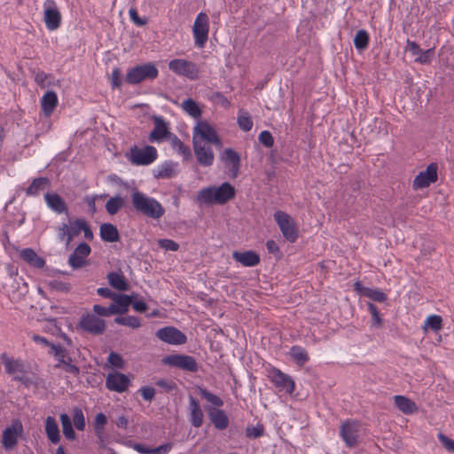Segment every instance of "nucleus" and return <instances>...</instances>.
I'll list each match as a JSON object with an SVG mask.
<instances>
[{
    "label": "nucleus",
    "mask_w": 454,
    "mask_h": 454,
    "mask_svg": "<svg viewBox=\"0 0 454 454\" xmlns=\"http://www.w3.org/2000/svg\"><path fill=\"white\" fill-rule=\"evenodd\" d=\"M114 322L118 325L129 326L133 329H137L141 326L140 318L135 316L117 317Z\"/></svg>",
    "instance_id": "nucleus-43"
},
{
    "label": "nucleus",
    "mask_w": 454,
    "mask_h": 454,
    "mask_svg": "<svg viewBox=\"0 0 454 454\" xmlns=\"http://www.w3.org/2000/svg\"><path fill=\"white\" fill-rule=\"evenodd\" d=\"M213 145L200 143V165L211 166L215 160Z\"/></svg>",
    "instance_id": "nucleus-38"
},
{
    "label": "nucleus",
    "mask_w": 454,
    "mask_h": 454,
    "mask_svg": "<svg viewBox=\"0 0 454 454\" xmlns=\"http://www.w3.org/2000/svg\"><path fill=\"white\" fill-rule=\"evenodd\" d=\"M270 378L279 391H285L286 394H292L294 391L295 384L293 379L279 369H271L270 371Z\"/></svg>",
    "instance_id": "nucleus-14"
},
{
    "label": "nucleus",
    "mask_w": 454,
    "mask_h": 454,
    "mask_svg": "<svg viewBox=\"0 0 454 454\" xmlns=\"http://www.w3.org/2000/svg\"><path fill=\"white\" fill-rule=\"evenodd\" d=\"M100 237L106 242H116L120 239V234L116 228L112 223H103L100 226Z\"/></svg>",
    "instance_id": "nucleus-33"
},
{
    "label": "nucleus",
    "mask_w": 454,
    "mask_h": 454,
    "mask_svg": "<svg viewBox=\"0 0 454 454\" xmlns=\"http://www.w3.org/2000/svg\"><path fill=\"white\" fill-rule=\"evenodd\" d=\"M107 279L110 286L118 291H127L129 288V285L121 272H109Z\"/></svg>",
    "instance_id": "nucleus-32"
},
{
    "label": "nucleus",
    "mask_w": 454,
    "mask_h": 454,
    "mask_svg": "<svg viewBox=\"0 0 454 454\" xmlns=\"http://www.w3.org/2000/svg\"><path fill=\"white\" fill-rule=\"evenodd\" d=\"M74 425L79 431H83L85 428V419L82 409L75 407L73 414Z\"/></svg>",
    "instance_id": "nucleus-49"
},
{
    "label": "nucleus",
    "mask_w": 454,
    "mask_h": 454,
    "mask_svg": "<svg viewBox=\"0 0 454 454\" xmlns=\"http://www.w3.org/2000/svg\"><path fill=\"white\" fill-rule=\"evenodd\" d=\"M125 205V200L122 197L117 195L112 197L106 204V212L111 215H116L121 208H122Z\"/></svg>",
    "instance_id": "nucleus-39"
},
{
    "label": "nucleus",
    "mask_w": 454,
    "mask_h": 454,
    "mask_svg": "<svg viewBox=\"0 0 454 454\" xmlns=\"http://www.w3.org/2000/svg\"><path fill=\"white\" fill-rule=\"evenodd\" d=\"M289 355L292 359L299 366H303L309 361V356L306 349L298 345H294L291 347L289 350Z\"/></svg>",
    "instance_id": "nucleus-34"
},
{
    "label": "nucleus",
    "mask_w": 454,
    "mask_h": 454,
    "mask_svg": "<svg viewBox=\"0 0 454 454\" xmlns=\"http://www.w3.org/2000/svg\"><path fill=\"white\" fill-rule=\"evenodd\" d=\"M259 142L267 148H270L274 145V138L268 130L262 131L258 136Z\"/></svg>",
    "instance_id": "nucleus-52"
},
{
    "label": "nucleus",
    "mask_w": 454,
    "mask_h": 454,
    "mask_svg": "<svg viewBox=\"0 0 454 454\" xmlns=\"http://www.w3.org/2000/svg\"><path fill=\"white\" fill-rule=\"evenodd\" d=\"M58 238L60 241H66V245L68 246L71 241H68L69 227L67 223H62L58 227Z\"/></svg>",
    "instance_id": "nucleus-58"
},
{
    "label": "nucleus",
    "mask_w": 454,
    "mask_h": 454,
    "mask_svg": "<svg viewBox=\"0 0 454 454\" xmlns=\"http://www.w3.org/2000/svg\"><path fill=\"white\" fill-rule=\"evenodd\" d=\"M24 428L20 419H13L11 426L7 427L2 436V444L5 450L13 449L18 443V438L23 434Z\"/></svg>",
    "instance_id": "nucleus-8"
},
{
    "label": "nucleus",
    "mask_w": 454,
    "mask_h": 454,
    "mask_svg": "<svg viewBox=\"0 0 454 454\" xmlns=\"http://www.w3.org/2000/svg\"><path fill=\"white\" fill-rule=\"evenodd\" d=\"M239 129L245 132H248L253 128V120L247 112L239 111L237 118Z\"/></svg>",
    "instance_id": "nucleus-41"
},
{
    "label": "nucleus",
    "mask_w": 454,
    "mask_h": 454,
    "mask_svg": "<svg viewBox=\"0 0 454 454\" xmlns=\"http://www.w3.org/2000/svg\"><path fill=\"white\" fill-rule=\"evenodd\" d=\"M138 295L136 294H133L131 295L123 294H116L114 295V299L113 301H114V307L116 311H114V314H125L129 310V306L131 305L132 299L137 297Z\"/></svg>",
    "instance_id": "nucleus-25"
},
{
    "label": "nucleus",
    "mask_w": 454,
    "mask_h": 454,
    "mask_svg": "<svg viewBox=\"0 0 454 454\" xmlns=\"http://www.w3.org/2000/svg\"><path fill=\"white\" fill-rule=\"evenodd\" d=\"M364 296L372 301L378 302H384L387 300V296L379 288H368L364 291Z\"/></svg>",
    "instance_id": "nucleus-47"
},
{
    "label": "nucleus",
    "mask_w": 454,
    "mask_h": 454,
    "mask_svg": "<svg viewBox=\"0 0 454 454\" xmlns=\"http://www.w3.org/2000/svg\"><path fill=\"white\" fill-rule=\"evenodd\" d=\"M131 203L138 214L149 218L160 219L165 214L164 207L157 200L137 189L131 193Z\"/></svg>",
    "instance_id": "nucleus-1"
},
{
    "label": "nucleus",
    "mask_w": 454,
    "mask_h": 454,
    "mask_svg": "<svg viewBox=\"0 0 454 454\" xmlns=\"http://www.w3.org/2000/svg\"><path fill=\"white\" fill-rule=\"evenodd\" d=\"M49 288L51 291L62 293V294H67L71 290V285L69 283L54 279L49 282L48 284Z\"/></svg>",
    "instance_id": "nucleus-48"
},
{
    "label": "nucleus",
    "mask_w": 454,
    "mask_h": 454,
    "mask_svg": "<svg viewBox=\"0 0 454 454\" xmlns=\"http://www.w3.org/2000/svg\"><path fill=\"white\" fill-rule=\"evenodd\" d=\"M168 140L172 148L179 154H181L184 159H189L192 156L191 150L188 146L184 145V143L173 133L166 139Z\"/></svg>",
    "instance_id": "nucleus-36"
},
{
    "label": "nucleus",
    "mask_w": 454,
    "mask_h": 454,
    "mask_svg": "<svg viewBox=\"0 0 454 454\" xmlns=\"http://www.w3.org/2000/svg\"><path fill=\"white\" fill-rule=\"evenodd\" d=\"M156 337L170 345H182L187 340L186 335L174 326H165L156 332Z\"/></svg>",
    "instance_id": "nucleus-13"
},
{
    "label": "nucleus",
    "mask_w": 454,
    "mask_h": 454,
    "mask_svg": "<svg viewBox=\"0 0 454 454\" xmlns=\"http://www.w3.org/2000/svg\"><path fill=\"white\" fill-rule=\"evenodd\" d=\"M158 157L155 147L145 145L143 148L134 146L130 149L128 158L133 165L146 166L153 163Z\"/></svg>",
    "instance_id": "nucleus-7"
},
{
    "label": "nucleus",
    "mask_w": 454,
    "mask_h": 454,
    "mask_svg": "<svg viewBox=\"0 0 454 454\" xmlns=\"http://www.w3.org/2000/svg\"><path fill=\"white\" fill-rule=\"evenodd\" d=\"M152 120L154 127L149 134V141L152 143H160L166 140L171 135L168 122H167L163 117L158 115H153Z\"/></svg>",
    "instance_id": "nucleus-15"
},
{
    "label": "nucleus",
    "mask_w": 454,
    "mask_h": 454,
    "mask_svg": "<svg viewBox=\"0 0 454 454\" xmlns=\"http://www.w3.org/2000/svg\"><path fill=\"white\" fill-rule=\"evenodd\" d=\"M159 71L154 64L148 62L129 69L125 82L129 84H138L144 81H153L158 77Z\"/></svg>",
    "instance_id": "nucleus-3"
},
{
    "label": "nucleus",
    "mask_w": 454,
    "mask_h": 454,
    "mask_svg": "<svg viewBox=\"0 0 454 454\" xmlns=\"http://www.w3.org/2000/svg\"><path fill=\"white\" fill-rule=\"evenodd\" d=\"M264 433V428L262 425H256L254 427H247L246 429V435L248 438H259Z\"/></svg>",
    "instance_id": "nucleus-55"
},
{
    "label": "nucleus",
    "mask_w": 454,
    "mask_h": 454,
    "mask_svg": "<svg viewBox=\"0 0 454 454\" xmlns=\"http://www.w3.org/2000/svg\"><path fill=\"white\" fill-rule=\"evenodd\" d=\"M106 423H107V418L104 413L100 412L96 415L95 421H94V428L98 434H99L103 432L104 427L106 425Z\"/></svg>",
    "instance_id": "nucleus-53"
},
{
    "label": "nucleus",
    "mask_w": 454,
    "mask_h": 454,
    "mask_svg": "<svg viewBox=\"0 0 454 454\" xmlns=\"http://www.w3.org/2000/svg\"><path fill=\"white\" fill-rule=\"evenodd\" d=\"M20 256L23 261L36 269H42L45 264V261L42 257L38 256L32 248H25L21 250Z\"/></svg>",
    "instance_id": "nucleus-30"
},
{
    "label": "nucleus",
    "mask_w": 454,
    "mask_h": 454,
    "mask_svg": "<svg viewBox=\"0 0 454 454\" xmlns=\"http://www.w3.org/2000/svg\"><path fill=\"white\" fill-rule=\"evenodd\" d=\"M182 109L196 119L193 127V151L195 156L199 159V104L192 98L184 100L181 104Z\"/></svg>",
    "instance_id": "nucleus-11"
},
{
    "label": "nucleus",
    "mask_w": 454,
    "mask_h": 454,
    "mask_svg": "<svg viewBox=\"0 0 454 454\" xmlns=\"http://www.w3.org/2000/svg\"><path fill=\"white\" fill-rule=\"evenodd\" d=\"M192 406V423L195 427H199V402L193 396H190Z\"/></svg>",
    "instance_id": "nucleus-54"
},
{
    "label": "nucleus",
    "mask_w": 454,
    "mask_h": 454,
    "mask_svg": "<svg viewBox=\"0 0 454 454\" xmlns=\"http://www.w3.org/2000/svg\"><path fill=\"white\" fill-rule=\"evenodd\" d=\"M44 7V22L46 27L50 30H56L61 23V14L58 10L54 0H46L43 4Z\"/></svg>",
    "instance_id": "nucleus-16"
},
{
    "label": "nucleus",
    "mask_w": 454,
    "mask_h": 454,
    "mask_svg": "<svg viewBox=\"0 0 454 454\" xmlns=\"http://www.w3.org/2000/svg\"><path fill=\"white\" fill-rule=\"evenodd\" d=\"M47 206L58 214L67 213L66 201L56 192H47L44 195Z\"/></svg>",
    "instance_id": "nucleus-24"
},
{
    "label": "nucleus",
    "mask_w": 454,
    "mask_h": 454,
    "mask_svg": "<svg viewBox=\"0 0 454 454\" xmlns=\"http://www.w3.org/2000/svg\"><path fill=\"white\" fill-rule=\"evenodd\" d=\"M395 406L404 414L411 415L417 411L416 403L404 395L394 396Z\"/></svg>",
    "instance_id": "nucleus-31"
},
{
    "label": "nucleus",
    "mask_w": 454,
    "mask_h": 454,
    "mask_svg": "<svg viewBox=\"0 0 454 454\" xmlns=\"http://www.w3.org/2000/svg\"><path fill=\"white\" fill-rule=\"evenodd\" d=\"M200 399L203 401L201 405L205 412L211 409L223 408L224 404L223 400L219 395L207 388L200 387Z\"/></svg>",
    "instance_id": "nucleus-21"
},
{
    "label": "nucleus",
    "mask_w": 454,
    "mask_h": 454,
    "mask_svg": "<svg viewBox=\"0 0 454 454\" xmlns=\"http://www.w3.org/2000/svg\"><path fill=\"white\" fill-rule=\"evenodd\" d=\"M58 106V97L52 90L47 91L42 98L41 106L45 116H51Z\"/></svg>",
    "instance_id": "nucleus-27"
},
{
    "label": "nucleus",
    "mask_w": 454,
    "mask_h": 454,
    "mask_svg": "<svg viewBox=\"0 0 454 454\" xmlns=\"http://www.w3.org/2000/svg\"><path fill=\"white\" fill-rule=\"evenodd\" d=\"M224 160L231 165V169L235 172L239 170L240 164V156L231 148L224 151Z\"/></svg>",
    "instance_id": "nucleus-42"
},
{
    "label": "nucleus",
    "mask_w": 454,
    "mask_h": 454,
    "mask_svg": "<svg viewBox=\"0 0 454 454\" xmlns=\"http://www.w3.org/2000/svg\"><path fill=\"white\" fill-rule=\"evenodd\" d=\"M274 219L277 222L284 238L294 243L298 239V228L294 219L284 211H277L274 214Z\"/></svg>",
    "instance_id": "nucleus-6"
},
{
    "label": "nucleus",
    "mask_w": 454,
    "mask_h": 454,
    "mask_svg": "<svg viewBox=\"0 0 454 454\" xmlns=\"http://www.w3.org/2000/svg\"><path fill=\"white\" fill-rule=\"evenodd\" d=\"M35 74V82L41 87L46 88L49 86V83L46 82V80L49 77V74L44 73L43 71L38 70L37 72H34Z\"/></svg>",
    "instance_id": "nucleus-63"
},
{
    "label": "nucleus",
    "mask_w": 454,
    "mask_h": 454,
    "mask_svg": "<svg viewBox=\"0 0 454 454\" xmlns=\"http://www.w3.org/2000/svg\"><path fill=\"white\" fill-rule=\"evenodd\" d=\"M168 67L178 74L189 76L192 74L194 65L184 59H173L169 62Z\"/></svg>",
    "instance_id": "nucleus-28"
},
{
    "label": "nucleus",
    "mask_w": 454,
    "mask_h": 454,
    "mask_svg": "<svg viewBox=\"0 0 454 454\" xmlns=\"http://www.w3.org/2000/svg\"><path fill=\"white\" fill-rule=\"evenodd\" d=\"M433 54V49H429L427 51L421 50L415 61L419 64H429L431 62V57Z\"/></svg>",
    "instance_id": "nucleus-62"
},
{
    "label": "nucleus",
    "mask_w": 454,
    "mask_h": 454,
    "mask_svg": "<svg viewBox=\"0 0 454 454\" xmlns=\"http://www.w3.org/2000/svg\"><path fill=\"white\" fill-rule=\"evenodd\" d=\"M51 184L48 177L41 176L35 178L30 185L26 189V195L28 197L38 196L41 192L47 189Z\"/></svg>",
    "instance_id": "nucleus-26"
},
{
    "label": "nucleus",
    "mask_w": 454,
    "mask_h": 454,
    "mask_svg": "<svg viewBox=\"0 0 454 454\" xmlns=\"http://www.w3.org/2000/svg\"><path fill=\"white\" fill-rule=\"evenodd\" d=\"M339 434L346 447L356 448L361 442V424L355 419H347L341 423Z\"/></svg>",
    "instance_id": "nucleus-5"
},
{
    "label": "nucleus",
    "mask_w": 454,
    "mask_h": 454,
    "mask_svg": "<svg viewBox=\"0 0 454 454\" xmlns=\"http://www.w3.org/2000/svg\"><path fill=\"white\" fill-rule=\"evenodd\" d=\"M79 326L92 335L103 334L106 330V323L95 314L87 313L83 315L79 322Z\"/></svg>",
    "instance_id": "nucleus-12"
},
{
    "label": "nucleus",
    "mask_w": 454,
    "mask_h": 454,
    "mask_svg": "<svg viewBox=\"0 0 454 454\" xmlns=\"http://www.w3.org/2000/svg\"><path fill=\"white\" fill-rule=\"evenodd\" d=\"M369 41L370 36L368 32L364 29H360L354 37V45L357 50L363 51L368 47Z\"/></svg>",
    "instance_id": "nucleus-40"
},
{
    "label": "nucleus",
    "mask_w": 454,
    "mask_h": 454,
    "mask_svg": "<svg viewBox=\"0 0 454 454\" xmlns=\"http://www.w3.org/2000/svg\"><path fill=\"white\" fill-rule=\"evenodd\" d=\"M107 361L113 366L116 368H122L124 365V361L121 356L115 352H111L107 357Z\"/></svg>",
    "instance_id": "nucleus-60"
},
{
    "label": "nucleus",
    "mask_w": 454,
    "mask_h": 454,
    "mask_svg": "<svg viewBox=\"0 0 454 454\" xmlns=\"http://www.w3.org/2000/svg\"><path fill=\"white\" fill-rule=\"evenodd\" d=\"M367 308H368L369 312L372 315L371 326L373 328H380L383 324V319L380 314L379 309L372 302L367 303Z\"/></svg>",
    "instance_id": "nucleus-46"
},
{
    "label": "nucleus",
    "mask_w": 454,
    "mask_h": 454,
    "mask_svg": "<svg viewBox=\"0 0 454 454\" xmlns=\"http://www.w3.org/2000/svg\"><path fill=\"white\" fill-rule=\"evenodd\" d=\"M111 85L113 89H119L121 86V71L119 67L113 69L111 77Z\"/></svg>",
    "instance_id": "nucleus-56"
},
{
    "label": "nucleus",
    "mask_w": 454,
    "mask_h": 454,
    "mask_svg": "<svg viewBox=\"0 0 454 454\" xmlns=\"http://www.w3.org/2000/svg\"><path fill=\"white\" fill-rule=\"evenodd\" d=\"M438 166L436 163H430L426 170L419 172L412 182V188L417 191L427 188L435 183L438 178Z\"/></svg>",
    "instance_id": "nucleus-10"
},
{
    "label": "nucleus",
    "mask_w": 454,
    "mask_h": 454,
    "mask_svg": "<svg viewBox=\"0 0 454 454\" xmlns=\"http://www.w3.org/2000/svg\"><path fill=\"white\" fill-rule=\"evenodd\" d=\"M158 244L161 248H163L167 251H177L179 248V245L172 239H159Z\"/></svg>",
    "instance_id": "nucleus-57"
},
{
    "label": "nucleus",
    "mask_w": 454,
    "mask_h": 454,
    "mask_svg": "<svg viewBox=\"0 0 454 454\" xmlns=\"http://www.w3.org/2000/svg\"><path fill=\"white\" fill-rule=\"evenodd\" d=\"M85 220L82 218H77L70 222L68 241H72L73 239L78 236L85 226Z\"/></svg>",
    "instance_id": "nucleus-44"
},
{
    "label": "nucleus",
    "mask_w": 454,
    "mask_h": 454,
    "mask_svg": "<svg viewBox=\"0 0 454 454\" xmlns=\"http://www.w3.org/2000/svg\"><path fill=\"white\" fill-rule=\"evenodd\" d=\"M423 327L425 330L429 328L434 332H438L442 328V319L438 315H430L427 317Z\"/></svg>",
    "instance_id": "nucleus-45"
},
{
    "label": "nucleus",
    "mask_w": 454,
    "mask_h": 454,
    "mask_svg": "<svg viewBox=\"0 0 454 454\" xmlns=\"http://www.w3.org/2000/svg\"><path fill=\"white\" fill-rule=\"evenodd\" d=\"M48 353L49 355L53 356L57 360L58 363L54 365L56 369H61L74 376H78L80 374L79 367L73 364L74 359L64 347L59 344L51 345V349Z\"/></svg>",
    "instance_id": "nucleus-4"
},
{
    "label": "nucleus",
    "mask_w": 454,
    "mask_h": 454,
    "mask_svg": "<svg viewBox=\"0 0 454 454\" xmlns=\"http://www.w3.org/2000/svg\"><path fill=\"white\" fill-rule=\"evenodd\" d=\"M59 419L65 437L69 441H74L76 438V434L73 428L70 417L67 413H62Z\"/></svg>",
    "instance_id": "nucleus-37"
},
{
    "label": "nucleus",
    "mask_w": 454,
    "mask_h": 454,
    "mask_svg": "<svg viewBox=\"0 0 454 454\" xmlns=\"http://www.w3.org/2000/svg\"><path fill=\"white\" fill-rule=\"evenodd\" d=\"M143 398L146 401L151 402L155 395V389L152 387H143L139 389Z\"/></svg>",
    "instance_id": "nucleus-64"
},
{
    "label": "nucleus",
    "mask_w": 454,
    "mask_h": 454,
    "mask_svg": "<svg viewBox=\"0 0 454 454\" xmlns=\"http://www.w3.org/2000/svg\"><path fill=\"white\" fill-rule=\"evenodd\" d=\"M235 188L228 182L220 186H210L200 190V200L208 204L224 205L235 197Z\"/></svg>",
    "instance_id": "nucleus-2"
},
{
    "label": "nucleus",
    "mask_w": 454,
    "mask_h": 454,
    "mask_svg": "<svg viewBox=\"0 0 454 454\" xmlns=\"http://www.w3.org/2000/svg\"><path fill=\"white\" fill-rule=\"evenodd\" d=\"M207 35H208V18L207 14L200 12V47L203 46V44L207 40Z\"/></svg>",
    "instance_id": "nucleus-50"
},
{
    "label": "nucleus",
    "mask_w": 454,
    "mask_h": 454,
    "mask_svg": "<svg viewBox=\"0 0 454 454\" xmlns=\"http://www.w3.org/2000/svg\"><path fill=\"white\" fill-rule=\"evenodd\" d=\"M162 363L165 365L182 369L188 372H196L198 364L196 360L187 355H169L162 358Z\"/></svg>",
    "instance_id": "nucleus-9"
},
{
    "label": "nucleus",
    "mask_w": 454,
    "mask_h": 454,
    "mask_svg": "<svg viewBox=\"0 0 454 454\" xmlns=\"http://www.w3.org/2000/svg\"><path fill=\"white\" fill-rule=\"evenodd\" d=\"M93 311L95 314L101 317H109L111 315H114L115 309L114 304H111L109 307H103L99 304H95L93 306Z\"/></svg>",
    "instance_id": "nucleus-51"
},
{
    "label": "nucleus",
    "mask_w": 454,
    "mask_h": 454,
    "mask_svg": "<svg viewBox=\"0 0 454 454\" xmlns=\"http://www.w3.org/2000/svg\"><path fill=\"white\" fill-rule=\"evenodd\" d=\"M45 433L49 439V441L57 444L60 441V433L59 429V426L53 417H47L45 419Z\"/></svg>",
    "instance_id": "nucleus-29"
},
{
    "label": "nucleus",
    "mask_w": 454,
    "mask_h": 454,
    "mask_svg": "<svg viewBox=\"0 0 454 454\" xmlns=\"http://www.w3.org/2000/svg\"><path fill=\"white\" fill-rule=\"evenodd\" d=\"M2 363L4 365L5 372L9 375H16L18 373H25V366L22 361L13 359L7 356L6 353H3L1 356Z\"/></svg>",
    "instance_id": "nucleus-23"
},
{
    "label": "nucleus",
    "mask_w": 454,
    "mask_h": 454,
    "mask_svg": "<svg viewBox=\"0 0 454 454\" xmlns=\"http://www.w3.org/2000/svg\"><path fill=\"white\" fill-rule=\"evenodd\" d=\"M437 437H438V440L442 442V444L445 447V449L448 451L454 453V440L449 438L442 433H439L437 434Z\"/></svg>",
    "instance_id": "nucleus-61"
},
{
    "label": "nucleus",
    "mask_w": 454,
    "mask_h": 454,
    "mask_svg": "<svg viewBox=\"0 0 454 454\" xmlns=\"http://www.w3.org/2000/svg\"><path fill=\"white\" fill-rule=\"evenodd\" d=\"M200 143L214 145L216 150H221L222 140L215 129L206 121H200Z\"/></svg>",
    "instance_id": "nucleus-19"
},
{
    "label": "nucleus",
    "mask_w": 454,
    "mask_h": 454,
    "mask_svg": "<svg viewBox=\"0 0 454 454\" xmlns=\"http://www.w3.org/2000/svg\"><path fill=\"white\" fill-rule=\"evenodd\" d=\"M129 18L138 27H143L147 24L148 20L146 18H140L136 8L129 9Z\"/></svg>",
    "instance_id": "nucleus-59"
},
{
    "label": "nucleus",
    "mask_w": 454,
    "mask_h": 454,
    "mask_svg": "<svg viewBox=\"0 0 454 454\" xmlns=\"http://www.w3.org/2000/svg\"><path fill=\"white\" fill-rule=\"evenodd\" d=\"M129 383V379L125 374L118 372L109 373L106 380V387L111 391L118 393L125 392L128 389Z\"/></svg>",
    "instance_id": "nucleus-18"
},
{
    "label": "nucleus",
    "mask_w": 454,
    "mask_h": 454,
    "mask_svg": "<svg viewBox=\"0 0 454 454\" xmlns=\"http://www.w3.org/2000/svg\"><path fill=\"white\" fill-rule=\"evenodd\" d=\"M91 252L90 247L85 243H80L70 254L68 263L73 269H81L87 264L86 257Z\"/></svg>",
    "instance_id": "nucleus-17"
},
{
    "label": "nucleus",
    "mask_w": 454,
    "mask_h": 454,
    "mask_svg": "<svg viewBox=\"0 0 454 454\" xmlns=\"http://www.w3.org/2000/svg\"><path fill=\"white\" fill-rule=\"evenodd\" d=\"M177 163L165 161L158 167L154 176L156 178H171L176 175Z\"/></svg>",
    "instance_id": "nucleus-35"
},
{
    "label": "nucleus",
    "mask_w": 454,
    "mask_h": 454,
    "mask_svg": "<svg viewBox=\"0 0 454 454\" xmlns=\"http://www.w3.org/2000/svg\"><path fill=\"white\" fill-rule=\"evenodd\" d=\"M232 258L244 267H254L260 262L259 254L253 250L244 252L234 251Z\"/></svg>",
    "instance_id": "nucleus-22"
},
{
    "label": "nucleus",
    "mask_w": 454,
    "mask_h": 454,
    "mask_svg": "<svg viewBox=\"0 0 454 454\" xmlns=\"http://www.w3.org/2000/svg\"><path fill=\"white\" fill-rule=\"evenodd\" d=\"M205 413L215 429L223 431L228 428L230 419L223 408L211 409L209 411Z\"/></svg>",
    "instance_id": "nucleus-20"
}]
</instances>
